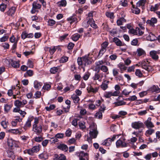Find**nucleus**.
<instances>
[{
	"label": "nucleus",
	"instance_id": "39448f33",
	"mask_svg": "<svg viewBox=\"0 0 160 160\" xmlns=\"http://www.w3.org/2000/svg\"><path fill=\"white\" fill-rule=\"evenodd\" d=\"M42 128L41 125H33L32 129L33 131L37 135H39L42 132Z\"/></svg>",
	"mask_w": 160,
	"mask_h": 160
},
{
	"label": "nucleus",
	"instance_id": "7ed1b4c3",
	"mask_svg": "<svg viewBox=\"0 0 160 160\" xmlns=\"http://www.w3.org/2000/svg\"><path fill=\"white\" fill-rule=\"evenodd\" d=\"M119 70L116 68H113L112 70L113 75L117 81H120L123 79L122 75L119 74Z\"/></svg>",
	"mask_w": 160,
	"mask_h": 160
},
{
	"label": "nucleus",
	"instance_id": "7c9ffc66",
	"mask_svg": "<svg viewBox=\"0 0 160 160\" xmlns=\"http://www.w3.org/2000/svg\"><path fill=\"white\" fill-rule=\"evenodd\" d=\"M157 38V37L155 35L152 33H150L147 37V39L150 41H153L156 40Z\"/></svg>",
	"mask_w": 160,
	"mask_h": 160
},
{
	"label": "nucleus",
	"instance_id": "052dcab7",
	"mask_svg": "<svg viewBox=\"0 0 160 160\" xmlns=\"http://www.w3.org/2000/svg\"><path fill=\"white\" fill-rule=\"evenodd\" d=\"M78 125L80 128L82 130H83L86 128V126L85 125V122H79Z\"/></svg>",
	"mask_w": 160,
	"mask_h": 160
},
{
	"label": "nucleus",
	"instance_id": "bf43d9fd",
	"mask_svg": "<svg viewBox=\"0 0 160 160\" xmlns=\"http://www.w3.org/2000/svg\"><path fill=\"white\" fill-rule=\"evenodd\" d=\"M132 12L136 14H139L140 12V10L139 9L138 7L136 5V8L133 9H132Z\"/></svg>",
	"mask_w": 160,
	"mask_h": 160
},
{
	"label": "nucleus",
	"instance_id": "aec40b11",
	"mask_svg": "<svg viewBox=\"0 0 160 160\" xmlns=\"http://www.w3.org/2000/svg\"><path fill=\"white\" fill-rule=\"evenodd\" d=\"M156 53V51H152L150 52V55L153 60L157 61L158 60L159 57Z\"/></svg>",
	"mask_w": 160,
	"mask_h": 160
},
{
	"label": "nucleus",
	"instance_id": "79ce46f5",
	"mask_svg": "<svg viewBox=\"0 0 160 160\" xmlns=\"http://www.w3.org/2000/svg\"><path fill=\"white\" fill-rule=\"evenodd\" d=\"M12 62L11 65L12 67L15 68H17L19 67L20 64L19 62L13 61H12Z\"/></svg>",
	"mask_w": 160,
	"mask_h": 160
},
{
	"label": "nucleus",
	"instance_id": "b1692460",
	"mask_svg": "<svg viewBox=\"0 0 160 160\" xmlns=\"http://www.w3.org/2000/svg\"><path fill=\"white\" fill-rule=\"evenodd\" d=\"M42 85V82H39L37 80H35L34 82V87L37 90H38L40 88Z\"/></svg>",
	"mask_w": 160,
	"mask_h": 160
},
{
	"label": "nucleus",
	"instance_id": "dca6fc26",
	"mask_svg": "<svg viewBox=\"0 0 160 160\" xmlns=\"http://www.w3.org/2000/svg\"><path fill=\"white\" fill-rule=\"evenodd\" d=\"M16 141L12 140V139H9L8 140V146L12 149H13L14 147H16Z\"/></svg>",
	"mask_w": 160,
	"mask_h": 160
},
{
	"label": "nucleus",
	"instance_id": "412c9836",
	"mask_svg": "<svg viewBox=\"0 0 160 160\" xmlns=\"http://www.w3.org/2000/svg\"><path fill=\"white\" fill-rule=\"evenodd\" d=\"M33 119L32 118H29L27 121L25 123L23 128L25 130H26L28 128H30L31 126V122L32 121Z\"/></svg>",
	"mask_w": 160,
	"mask_h": 160
},
{
	"label": "nucleus",
	"instance_id": "20e7f679",
	"mask_svg": "<svg viewBox=\"0 0 160 160\" xmlns=\"http://www.w3.org/2000/svg\"><path fill=\"white\" fill-rule=\"evenodd\" d=\"M40 148L39 146H33L31 149H27L24 151V153H28L29 155H32L34 153H36L39 151Z\"/></svg>",
	"mask_w": 160,
	"mask_h": 160
},
{
	"label": "nucleus",
	"instance_id": "4be33fe9",
	"mask_svg": "<svg viewBox=\"0 0 160 160\" xmlns=\"http://www.w3.org/2000/svg\"><path fill=\"white\" fill-rule=\"evenodd\" d=\"M113 42L115 43L116 45L119 46H121L124 45L120 40L117 37H114L113 39Z\"/></svg>",
	"mask_w": 160,
	"mask_h": 160
},
{
	"label": "nucleus",
	"instance_id": "ddd939ff",
	"mask_svg": "<svg viewBox=\"0 0 160 160\" xmlns=\"http://www.w3.org/2000/svg\"><path fill=\"white\" fill-rule=\"evenodd\" d=\"M16 11V8L15 7H12L9 8L8 10L5 12V14L9 16L12 17L14 15Z\"/></svg>",
	"mask_w": 160,
	"mask_h": 160
},
{
	"label": "nucleus",
	"instance_id": "9b49d317",
	"mask_svg": "<svg viewBox=\"0 0 160 160\" xmlns=\"http://www.w3.org/2000/svg\"><path fill=\"white\" fill-rule=\"evenodd\" d=\"M93 128H92V130L90 131L89 134L90 137L93 138H96L98 134V132L97 130V128L95 126H93Z\"/></svg>",
	"mask_w": 160,
	"mask_h": 160
},
{
	"label": "nucleus",
	"instance_id": "680f3d73",
	"mask_svg": "<svg viewBox=\"0 0 160 160\" xmlns=\"http://www.w3.org/2000/svg\"><path fill=\"white\" fill-rule=\"evenodd\" d=\"M56 49L55 46L51 47L50 48L49 52L51 55H52L56 51Z\"/></svg>",
	"mask_w": 160,
	"mask_h": 160
},
{
	"label": "nucleus",
	"instance_id": "c85d7f7f",
	"mask_svg": "<svg viewBox=\"0 0 160 160\" xmlns=\"http://www.w3.org/2000/svg\"><path fill=\"white\" fill-rule=\"evenodd\" d=\"M112 143L111 138H108L105 140L102 143V145H105L107 146H110Z\"/></svg>",
	"mask_w": 160,
	"mask_h": 160
},
{
	"label": "nucleus",
	"instance_id": "6e6552de",
	"mask_svg": "<svg viewBox=\"0 0 160 160\" xmlns=\"http://www.w3.org/2000/svg\"><path fill=\"white\" fill-rule=\"evenodd\" d=\"M27 103V101L26 100H23L22 101H21L18 100L15 101L14 104L17 107L20 108L21 107H23Z\"/></svg>",
	"mask_w": 160,
	"mask_h": 160
},
{
	"label": "nucleus",
	"instance_id": "c756f323",
	"mask_svg": "<svg viewBox=\"0 0 160 160\" xmlns=\"http://www.w3.org/2000/svg\"><path fill=\"white\" fill-rule=\"evenodd\" d=\"M160 8V3L156 4L154 6H151L150 8V10L151 11H155Z\"/></svg>",
	"mask_w": 160,
	"mask_h": 160
},
{
	"label": "nucleus",
	"instance_id": "a19ab883",
	"mask_svg": "<svg viewBox=\"0 0 160 160\" xmlns=\"http://www.w3.org/2000/svg\"><path fill=\"white\" fill-rule=\"evenodd\" d=\"M40 158L46 159L48 158L47 154L46 153H42L39 155Z\"/></svg>",
	"mask_w": 160,
	"mask_h": 160
},
{
	"label": "nucleus",
	"instance_id": "f704fd0d",
	"mask_svg": "<svg viewBox=\"0 0 160 160\" xmlns=\"http://www.w3.org/2000/svg\"><path fill=\"white\" fill-rule=\"evenodd\" d=\"M146 2V0H140L136 3L137 7H139L140 6H144Z\"/></svg>",
	"mask_w": 160,
	"mask_h": 160
},
{
	"label": "nucleus",
	"instance_id": "f3484780",
	"mask_svg": "<svg viewBox=\"0 0 160 160\" xmlns=\"http://www.w3.org/2000/svg\"><path fill=\"white\" fill-rule=\"evenodd\" d=\"M100 70L102 71L103 72L105 73L106 75H108L109 73L108 68L106 66L102 65L100 67H99L98 70H99V71L100 72Z\"/></svg>",
	"mask_w": 160,
	"mask_h": 160
},
{
	"label": "nucleus",
	"instance_id": "ea45409f",
	"mask_svg": "<svg viewBox=\"0 0 160 160\" xmlns=\"http://www.w3.org/2000/svg\"><path fill=\"white\" fill-rule=\"evenodd\" d=\"M33 75V72L32 70H28L27 72L24 74V76L26 78L28 76L31 77Z\"/></svg>",
	"mask_w": 160,
	"mask_h": 160
},
{
	"label": "nucleus",
	"instance_id": "0e129e2a",
	"mask_svg": "<svg viewBox=\"0 0 160 160\" xmlns=\"http://www.w3.org/2000/svg\"><path fill=\"white\" fill-rule=\"evenodd\" d=\"M120 4L123 7H126L128 5V2L126 0H121Z\"/></svg>",
	"mask_w": 160,
	"mask_h": 160
},
{
	"label": "nucleus",
	"instance_id": "69168bd1",
	"mask_svg": "<svg viewBox=\"0 0 160 160\" xmlns=\"http://www.w3.org/2000/svg\"><path fill=\"white\" fill-rule=\"evenodd\" d=\"M64 134L63 133H58L55 136V138H57L58 139L62 138L64 137Z\"/></svg>",
	"mask_w": 160,
	"mask_h": 160
},
{
	"label": "nucleus",
	"instance_id": "4468645a",
	"mask_svg": "<svg viewBox=\"0 0 160 160\" xmlns=\"http://www.w3.org/2000/svg\"><path fill=\"white\" fill-rule=\"evenodd\" d=\"M110 81L109 80H104L100 85L101 88L104 91L106 90L108 87V85Z\"/></svg>",
	"mask_w": 160,
	"mask_h": 160
},
{
	"label": "nucleus",
	"instance_id": "603ef678",
	"mask_svg": "<svg viewBox=\"0 0 160 160\" xmlns=\"http://www.w3.org/2000/svg\"><path fill=\"white\" fill-rule=\"evenodd\" d=\"M126 102L123 101H118L117 102L115 103V105L116 106H122L125 104Z\"/></svg>",
	"mask_w": 160,
	"mask_h": 160
},
{
	"label": "nucleus",
	"instance_id": "864d4df0",
	"mask_svg": "<svg viewBox=\"0 0 160 160\" xmlns=\"http://www.w3.org/2000/svg\"><path fill=\"white\" fill-rule=\"evenodd\" d=\"M128 32L129 34H133L134 35H136L137 34V33L136 31V28L135 29L132 28L128 31Z\"/></svg>",
	"mask_w": 160,
	"mask_h": 160
},
{
	"label": "nucleus",
	"instance_id": "4c0bfd02",
	"mask_svg": "<svg viewBox=\"0 0 160 160\" xmlns=\"http://www.w3.org/2000/svg\"><path fill=\"white\" fill-rule=\"evenodd\" d=\"M58 6L59 7H65L67 4L66 0H62L58 2Z\"/></svg>",
	"mask_w": 160,
	"mask_h": 160
},
{
	"label": "nucleus",
	"instance_id": "473e14b6",
	"mask_svg": "<svg viewBox=\"0 0 160 160\" xmlns=\"http://www.w3.org/2000/svg\"><path fill=\"white\" fill-rule=\"evenodd\" d=\"M81 36V35L78 34L76 33L72 35L71 38L73 41H77L79 39Z\"/></svg>",
	"mask_w": 160,
	"mask_h": 160
},
{
	"label": "nucleus",
	"instance_id": "423d86ee",
	"mask_svg": "<svg viewBox=\"0 0 160 160\" xmlns=\"http://www.w3.org/2000/svg\"><path fill=\"white\" fill-rule=\"evenodd\" d=\"M126 139L125 138H121L118 140L116 142V146L117 148L126 147L128 144L125 142Z\"/></svg>",
	"mask_w": 160,
	"mask_h": 160
},
{
	"label": "nucleus",
	"instance_id": "5fc2aeb1",
	"mask_svg": "<svg viewBox=\"0 0 160 160\" xmlns=\"http://www.w3.org/2000/svg\"><path fill=\"white\" fill-rule=\"evenodd\" d=\"M136 31L137 33V35L138 36H140L142 35L144 33V32L142 31L140 28L138 27L136 28Z\"/></svg>",
	"mask_w": 160,
	"mask_h": 160
},
{
	"label": "nucleus",
	"instance_id": "37998d69",
	"mask_svg": "<svg viewBox=\"0 0 160 160\" xmlns=\"http://www.w3.org/2000/svg\"><path fill=\"white\" fill-rule=\"evenodd\" d=\"M102 112L100 111H98L96 113L95 115V117L96 118L101 119L102 118Z\"/></svg>",
	"mask_w": 160,
	"mask_h": 160
},
{
	"label": "nucleus",
	"instance_id": "49530a36",
	"mask_svg": "<svg viewBox=\"0 0 160 160\" xmlns=\"http://www.w3.org/2000/svg\"><path fill=\"white\" fill-rule=\"evenodd\" d=\"M112 92H106L104 94V96L106 98H109L112 96Z\"/></svg>",
	"mask_w": 160,
	"mask_h": 160
},
{
	"label": "nucleus",
	"instance_id": "a18cd8bd",
	"mask_svg": "<svg viewBox=\"0 0 160 160\" xmlns=\"http://www.w3.org/2000/svg\"><path fill=\"white\" fill-rule=\"evenodd\" d=\"M59 68L58 67H53L51 68L50 72L52 73L55 74L58 72Z\"/></svg>",
	"mask_w": 160,
	"mask_h": 160
},
{
	"label": "nucleus",
	"instance_id": "58836bf2",
	"mask_svg": "<svg viewBox=\"0 0 160 160\" xmlns=\"http://www.w3.org/2000/svg\"><path fill=\"white\" fill-rule=\"evenodd\" d=\"M98 87H96L95 88H93L91 87L88 88V90L89 92H92L94 93H95L98 92Z\"/></svg>",
	"mask_w": 160,
	"mask_h": 160
},
{
	"label": "nucleus",
	"instance_id": "5701e85b",
	"mask_svg": "<svg viewBox=\"0 0 160 160\" xmlns=\"http://www.w3.org/2000/svg\"><path fill=\"white\" fill-rule=\"evenodd\" d=\"M57 148L65 152L67 151L68 150V148L67 146L64 144H60L58 146Z\"/></svg>",
	"mask_w": 160,
	"mask_h": 160
},
{
	"label": "nucleus",
	"instance_id": "a211bd4d",
	"mask_svg": "<svg viewBox=\"0 0 160 160\" xmlns=\"http://www.w3.org/2000/svg\"><path fill=\"white\" fill-rule=\"evenodd\" d=\"M33 37V35L32 33H28L26 32H23L21 35V38L24 39L26 38H32Z\"/></svg>",
	"mask_w": 160,
	"mask_h": 160
},
{
	"label": "nucleus",
	"instance_id": "2f4dec72",
	"mask_svg": "<svg viewBox=\"0 0 160 160\" xmlns=\"http://www.w3.org/2000/svg\"><path fill=\"white\" fill-rule=\"evenodd\" d=\"M71 98L73 99L74 102L75 103H78L80 100L79 97L75 94H73Z\"/></svg>",
	"mask_w": 160,
	"mask_h": 160
},
{
	"label": "nucleus",
	"instance_id": "e2e57ef3",
	"mask_svg": "<svg viewBox=\"0 0 160 160\" xmlns=\"http://www.w3.org/2000/svg\"><path fill=\"white\" fill-rule=\"evenodd\" d=\"M8 132H9L15 134L19 133L20 132L18 129H11L8 130Z\"/></svg>",
	"mask_w": 160,
	"mask_h": 160
},
{
	"label": "nucleus",
	"instance_id": "393cba45",
	"mask_svg": "<svg viewBox=\"0 0 160 160\" xmlns=\"http://www.w3.org/2000/svg\"><path fill=\"white\" fill-rule=\"evenodd\" d=\"M67 20L70 22V24H72L74 22L76 21L77 19L75 15H73L68 18Z\"/></svg>",
	"mask_w": 160,
	"mask_h": 160
},
{
	"label": "nucleus",
	"instance_id": "6ab92c4d",
	"mask_svg": "<svg viewBox=\"0 0 160 160\" xmlns=\"http://www.w3.org/2000/svg\"><path fill=\"white\" fill-rule=\"evenodd\" d=\"M148 91L151 92H160V88H159L158 86L154 85L149 88Z\"/></svg>",
	"mask_w": 160,
	"mask_h": 160
},
{
	"label": "nucleus",
	"instance_id": "4d7b16f0",
	"mask_svg": "<svg viewBox=\"0 0 160 160\" xmlns=\"http://www.w3.org/2000/svg\"><path fill=\"white\" fill-rule=\"evenodd\" d=\"M7 7V5L2 3L0 5V10L2 12H4Z\"/></svg>",
	"mask_w": 160,
	"mask_h": 160
},
{
	"label": "nucleus",
	"instance_id": "338daca9",
	"mask_svg": "<svg viewBox=\"0 0 160 160\" xmlns=\"http://www.w3.org/2000/svg\"><path fill=\"white\" fill-rule=\"evenodd\" d=\"M108 45V42H104L102 44L101 48L106 49Z\"/></svg>",
	"mask_w": 160,
	"mask_h": 160
},
{
	"label": "nucleus",
	"instance_id": "1a4fd4ad",
	"mask_svg": "<svg viewBox=\"0 0 160 160\" xmlns=\"http://www.w3.org/2000/svg\"><path fill=\"white\" fill-rule=\"evenodd\" d=\"M78 156L79 160H88L89 156L87 153H85L83 151H81L78 153Z\"/></svg>",
	"mask_w": 160,
	"mask_h": 160
},
{
	"label": "nucleus",
	"instance_id": "bb28decb",
	"mask_svg": "<svg viewBox=\"0 0 160 160\" xmlns=\"http://www.w3.org/2000/svg\"><path fill=\"white\" fill-rule=\"evenodd\" d=\"M13 106L12 104H6L4 106V111L6 112H8L11 109Z\"/></svg>",
	"mask_w": 160,
	"mask_h": 160
},
{
	"label": "nucleus",
	"instance_id": "09e8293b",
	"mask_svg": "<svg viewBox=\"0 0 160 160\" xmlns=\"http://www.w3.org/2000/svg\"><path fill=\"white\" fill-rule=\"evenodd\" d=\"M48 25L49 26H53L56 23L55 21L52 19H49L48 22Z\"/></svg>",
	"mask_w": 160,
	"mask_h": 160
},
{
	"label": "nucleus",
	"instance_id": "3c124183",
	"mask_svg": "<svg viewBox=\"0 0 160 160\" xmlns=\"http://www.w3.org/2000/svg\"><path fill=\"white\" fill-rule=\"evenodd\" d=\"M135 74L136 75L140 77L141 78L143 76V74L142 72H141V71L139 69H136L135 72Z\"/></svg>",
	"mask_w": 160,
	"mask_h": 160
},
{
	"label": "nucleus",
	"instance_id": "f8f14e48",
	"mask_svg": "<svg viewBox=\"0 0 160 160\" xmlns=\"http://www.w3.org/2000/svg\"><path fill=\"white\" fill-rule=\"evenodd\" d=\"M152 118L151 117H149L147 120L144 122V124H145L146 127L148 128H152L154 127L153 123L151 121Z\"/></svg>",
	"mask_w": 160,
	"mask_h": 160
},
{
	"label": "nucleus",
	"instance_id": "de8ad7c7",
	"mask_svg": "<svg viewBox=\"0 0 160 160\" xmlns=\"http://www.w3.org/2000/svg\"><path fill=\"white\" fill-rule=\"evenodd\" d=\"M1 124L3 128H6L8 124V123L6 120H3L1 122Z\"/></svg>",
	"mask_w": 160,
	"mask_h": 160
},
{
	"label": "nucleus",
	"instance_id": "c03bdc74",
	"mask_svg": "<svg viewBox=\"0 0 160 160\" xmlns=\"http://www.w3.org/2000/svg\"><path fill=\"white\" fill-rule=\"evenodd\" d=\"M105 14L107 17L110 18V19H112L114 18L113 12H106Z\"/></svg>",
	"mask_w": 160,
	"mask_h": 160
},
{
	"label": "nucleus",
	"instance_id": "72a5a7b5",
	"mask_svg": "<svg viewBox=\"0 0 160 160\" xmlns=\"http://www.w3.org/2000/svg\"><path fill=\"white\" fill-rule=\"evenodd\" d=\"M41 5L34 1L32 4V7L36 9H39L41 8Z\"/></svg>",
	"mask_w": 160,
	"mask_h": 160
},
{
	"label": "nucleus",
	"instance_id": "9d476101",
	"mask_svg": "<svg viewBox=\"0 0 160 160\" xmlns=\"http://www.w3.org/2000/svg\"><path fill=\"white\" fill-rule=\"evenodd\" d=\"M82 62L83 66L85 67L86 65L91 64L92 63L90 58L88 55L82 57Z\"/></svg>",
	"mask_w": 160,
	"mask_h": 160
},
{
	"label": "nucleus",
	"instance_id": "2eb2a0df",
	"mask_svg": "<svg viewBox=\"0 0 160 160\" xmlns=\"http://www.w3.org/2000/svg\"><path fill=\"white\" fill-rule=\"evenodd\" d=\"M158 22L157 19L155 18H152L150 20H147L146 23L147 24H149L150 26L154 27L155 26V24L157 23Z\"/></svg>",
	"mask_w": 160,
	"mask_h": 160
},
{
	"label": "nucleus",
	"instance_id": "f257e3e1",
	"mask_svg": "<svg viewBox=\"0 0 160 160\" xmlns=\"http://www.w3.org/2000/svg\"><path fill=\"white\" fill-rule=\"evenodd\" d=\"M148 61H142L139 63L141 66V67L143 69L147 71L148 72H150L153 70L152 67L148 65Z\"/></svg>",
	"mask_w": 160,
	"mask_h": 160
},
{
	"label": "nucleus",
	"instance_id": "8fccbe9b",
	"mask_svg": "<svg viewBox=\"0 0 160 160\" xmlns=\"http://www.w3.org/2000/svg\"><path fill=\"white\" fill-rule=\"evenodd\" d=\"M155 130L154 129H149L147 130L145 132V134L146 136H148V135H151L152 133L154 132Z\"/></svg>",
	"mask_w": 160,
	"mask_h": 160
},
{
	"label": "nucleus",
	"instance_id": "6e6d98bb",
	"mask_svg": "<svg viewBox=\"0 0 160 160\" xmlns=\"http://www.w3.org/2000/svg\"><path fill=\"white\" fill-rule=\"evenodd\" d=\"M55 108V106L54 105H51L50 106L48 107H45V109L47 111H50L52 110H53Z\"/></svg>",
	"mask_w": 160,
	"mask_h": 160
},
{
	"label": "nucleus",
	"instance_id": "cd10ccee",
	"mask_svg": "<svg viewBox=\"0 0 160 160\" xmlns=\"http://www.w3.org/2000/svg\"><path fill=\"white\" fill-rule=\"evenodd\" d=\"M7 157L12 158L13 159L15 158V155L14 153L12 150H8L7 151Z\"/></svg>",
	"mask_w": 160,
	"mask_h": 160
},
{
	"label": "nucleus",
	"instance_id": "e433bc0d",
	"mask_svg": "<svg viewBox=\"0 0 160 160\" xmlns=\"http://www.w3.org/2000/svg\"><path fill=\"white\" fill-rule=\"evenodd\" d=\"M93 20L92 19H91L90 18H89V20L88 22L90 21L89 24H90V26L92 28H94L96 29L98 28L97 25L95 23L94 21H93V22H92V21Z\"/></svg>",
	"mask_w": 160,
	"mask_h": 160
},
{
	"label": "nucleus",
	"instance_id": "0eeeda50",
	"mask_svg": "<svg viewBox=\"0 0 160 160\" xmlns=\"http://www.w3.org/2000/svg\"><path fill=\"white\" fill-rule=\"evenodd\" d=\"M104 74L103 72H100L99 70H98L97 72L95 73L92 78L95 80H98L99 81H101L104 77Z\"/></svg>",
	"mask_w": 160,
	"mask_h": 160
},
{
	"label": "nucleus",
	"instance_id": "774afa93",
	"mask_svg": "<svg viewBox=\"0 0 160 160\" xmlns=\"http://www.w3.org/2000/svg\"><path fill=\"white\" fill-rule=\"evenodd\" d=\"M51 85L49 84H45L42 88L45 90H48L51 88Z\"/></svg>",
	"mask_w": 160,
	"mask_h": 160
},
{
	"label": "nucleus",
	"instance_id": "a878e982",
	"mask_svg": "<svg viewBox=\"0 0 160 160\" xmlns=\"http://www.w3.org/2000/svg\"><path fill=\"white\" fill-rule=\"evenodd\" d=\"M118 67L120 69L121 73H123V71L126 70L127 68V67L125 66L122 63H120L118 64Z\"/></svg>",
	"mask_w": 160,
	"mask_h": 160
},
{
	"label": "nucleus",
	"instance_id": "f03ea898",
	"mask_svg": "<svg viewBox=\"0 0 160 160\" xmlns=\"http://www.w3.org/2000/svg\"><path fill=\"white\" fill-rule=\"evenodd\" d=\"M132 127L135 129H139L144 127V124L140 121L134 122L131 124Z\"/></svg>",
	"mask_w": 160,
	"mask_h": 160
},
{
	"label": "nucleus",
	"instance_id": "13d9d810",
	"mask_svg": "<svg viewBox=\"0 0 160 160\" xmlns=\"http://www.w3.org/2000/svg\"><path fill=\"white\" fill-rule=\"evenodd\" d=\"M106 51V49L101 48L99 52L98 57L99 58L101 57Z\"/></svg>",
	"mask_w": 160,
	"mask_h": 160
},
{
	"label": "nucleus",
	"instance_id": "c9c22d12",
	"mask_svg": "<svg viewBox=\"0 0 160 160\" xmlns=\"http://www.w3.org/2000/svg\"><path fill=\"white\" fill-rule=\"evenodd\" d=\"M145 51L141 48H138L137 49V53L138 56H140L144 54Z\"/></svg>",
	"mask_w": 160,
	"mask_h": 160
}]
</instances>
